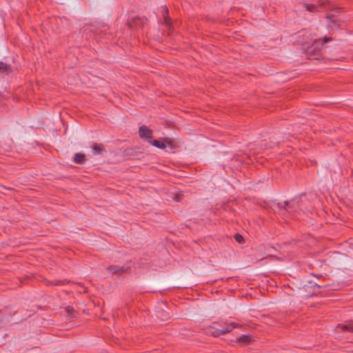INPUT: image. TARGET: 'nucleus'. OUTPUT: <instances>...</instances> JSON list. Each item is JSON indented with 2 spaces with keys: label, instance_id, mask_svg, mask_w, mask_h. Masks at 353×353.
Instances as JSON below:
<instances>
[{
  "label": "nucleus",
  "instance_id": "1",
  "mask_svg": "<svg viewBox=\"0 0 353 353\" xmlns=\"http://www.w3.org/2000/svg\"><path fill=\"white\" fill-rule=\"evenodd\" d=\"M240 324L235 322H232L226 325L225 328L218 327L219 325L217 323H212L209 327V330L212 335L214 336H219L226 333H229L234 329L239 327Z\"/></svg>",
  "mask_w": 353,
  "mask_h": 353
},
{
  "label": "nucleus",
  "instance_id": "2",
  "mask_svg": "<svg viewBox=\"0 0 353 353\" xmlns=\"http://www.w3.org/2000/svg\"><path fill=\"white\" fill-rule=\"evenodd\" d=\"M336 330H341L343 332H350L353 333V322L347 321L343 324H339L336 326Z\"/></svg>",
  "mask_w": 353,
  "mask_h": 353
},
{
  "label": "nucleus",
  "instance_id": "3",
  "mask_svg": "<svg viewBox=\"0 0 353 353\" xmlns=\"http://www.w3.org/2000/svg\"><path fill=\"white\" fill-rule=\"evenodd\" d=\"M92 151L94 155H103L105 150L102 144L94 143L92 146Z\"/></svg>",
  "mask_w": 353,
  "mask_h": 353
},
{
  "label": "nucleus",
  "instance_id": "4",
  "mask_svg": "<svg viewBox=\"0 0 353 353\" xmlns=\"http://www.w3.org/2000/svg\"><path fill=\"white\" fill-rule=\"evenodd\" d=\"M139 132V136L141 138L148 139V138H151V137H152V132H151V130H149L145 125H143V126L140 127Z\"/></svg>",
  "mask_w": 353,
  "mask_h": 353
},
{
  "label": "nucleus",
  "instance_id": "5",
  "mask_svg": "<svg viewBox=\"0 0 353 353\" xmlns=\"http://www.w3.org/2000/svg\"><path fill=\"white\" fill-rule=\"evenodd\" d=\"M13 71L12 67L6 63L0 61V72L8 74Z\"/></svg>",
  "mask_w": 353,
  "mask_h": 353
},
{
  "label": "nucleus",
  "instance_id": "6",
  "mask_svg": "<svg viewBox=\"0 0 353 353\" xmlns=\"http://www.w3.org/2000/svg\"><path fill=\"white\" fill-rule=\"evenodd\" d=\"M108 270L112 272V274H116L119 272H123L126 270L124 266H119V265H112L108 268Z\"/></svg>",
  "mask_w": 353,
  "mask_h": 353
},
{
  "label": "nucleus",
  "instance_id": "7",
  "mask_svg": "<svg viewBox=\"0 0 353 353\" xmlns=\"http://www.w3.org/2000/svg\"><path fill=\"white\" fill-rule=\"evenodd\" d=\"M168 13V9L166 7L163 8V14L164 17V23L168 26H170L171 24V19L169 18L167 14Z\"/></svg>",
  "mask_w": 353,
  "mask_h": 353
},
{
  "label": "nucleus",
  "instance_id": "8",
  "mask_svg": "<svg viewBox=\"0 0 353 353\" xmlns=\"http://www.w3.org/2000/svg\"><path fill=\"white\" fill-rule=\"evenodd\" d=\"M329 26L331 29H336L339 25L336 24V20L332 17H327Z\"/></svg>",
  "mask_w": 353,
  "mask_h": 353
},
{
  "label": "nucleus",
  "instance_id": "9",
  "mask_svg": "<svg viewBox=\"0 0 353 353\" xmlns=\"http://www.w3.org/2000/svg\"><path fill=\"white\" fill-rule=\"evenodd\" d=\"M85 155L81 153L75 154L74 161L77 163H81L84 161Z\"/></svg>",
  "mask_w": 353,
  "mask_h": 353
},
{
  "label": "nucleus",
  "instance_id": "10",
  "mask_svg": "<svg viewBox=\"0 0 353 353\" xmlns=\"http://www.w3.org/2000/svg\"><path fill=\"white\" fill-rule=\"evenodd\" d=\"M152 144L158 148H160V149H164L165 148V144L161 141H159V140H154L152 142Z\"/></svg>",
  "mask_w": 353,
  "mask_h": 353
},
{
  "label": "nucleus",
  "instance_id": "11",
  "mask_svg": "<svg viewBox=\"0 0 353 353\" xmlns=\"http://www.w3.org/2000/svg\"><path fill=\"white\" fill-rule=\"evenodd\" d=\"M279 208L281 209V210H286V208L287 209H290L292 208V205H291V203L288 202V201H285L283 203H279L278 205Z\"/></svg>",
  "mask_w": 353,
  "mask_h": 353
},
{
  "label": "nucleus",
  "instance_id": "12",
  "mask_svg": "<svg viewBox=\"0 0 353 353\" xmlns=\"http://www.w3.org/2000/svg\"><path fill=\"white\" fill-rule=\"evenodd\" d=\"M250 340L251 339L250 336L246 334H243L238 339L239 341L242 342L243 343H248L250 341Z\"/></svg>",
  "mask_w": 353,
  "mask_h": 353
},
{
  "label": "nucleus",
  "instance_id": "13",
  "mask_svg": "<svg viewBox=\"0 0 353 353\" xmlns=\"http://www.w3.org/2000/svg\"><path fill=\"white\" fill-rule=\"evenodd\" d=\"M306 9L310 12H314L316 10V6L315 4H307L305 5Z\"/></svg>",
  "mask_w": 353,
  "mask_h": 353
},
{
  "label": "nucleus",
  "instance_id": "14",
  "mask_svg": "<svg viewBox=\"0 0 353 353\" xmlns=\"http://www.w3.org/2000/svg\"><path fill=\"white\" fill-rule=\"evenodd\" d=\"M234 239L239 243H241L243 241V236L241 235H240L239 234H235Z\"/></svg>",
  "mask_w": 353,
  "mask_h": 353
},
{
  "label": "nucleus",
  "instance_id": "15",
  "mask_svg": "<svg viewBox=\"0 0 353 353\" xmlns=\"http://www.w3.org/2000/svg\"><path fill=\"white\" fill-rule=\"evenodd\" d=\"M74 309L71 306H67L65 307V311L68 313V314H71L72 312H73Z\"/></svg>",
  "mask_w": 353,
  "mask_h": 353
},
{
  "label": "nucleus",
  "instance_id": "16",
  "mask_svg": "<svg viewBox=\"0 0 353 353\" xmlns=\"http://www.w3.org/2000/svg\"><path fill=\"white\" fill-rule=\"evenodd\" d=\"M332 40L331 37H324L323 41L321 42V45L330 41Z\"/></svg>",
  "mask_w": 353,
  "mask_h": 353
},
{
  "label": "nucleus",
  "instance_id": "17",
  "mask_svg": "<svg viewBox=\"0 0 353 353\" xmlns=\"http://www.w3.org/2000/svg\"><path fill=\"white\" fill-rule=\"evenodd\" d=\"M326 1H327V0H319V5L320 6L324 5Z\"/></svg>",
  "mask_w": 353,
  "mask_h": 353
},
{
  "label": "nucleus",
  "instance_id": "18",
  "mask_svg": "<svg viewBox=\"0 0 353 353\" xmlns=\"http://www.w3.org/2000/svg\"><path fill=\"white\" fill-rule=\"evenodd\" d=\"M165 141H166L167 143H170V142H171V141H169L168 139L165 140Z\"/></svg>",
  "mask_w": 353,
  "mask_h": 353
},
{
  "label": "nucleus",
  "instance_id": "19",
  "mask_svg": "<svg viewBox=\"0 0 353 353\" xmlns=\"http://www.w3.org/2000/svg\"><path fill=\"white\" fill-rule=\"evenodd\" d=\"M321 41H322V40H321V39H319V41H316V43H319V42H321Z\"/></svg>",
  "mask_w": 353,
  "mask_h": 353
}]
</instances>
